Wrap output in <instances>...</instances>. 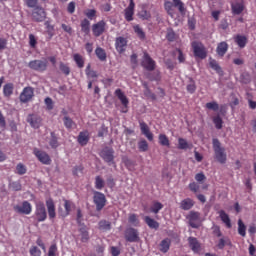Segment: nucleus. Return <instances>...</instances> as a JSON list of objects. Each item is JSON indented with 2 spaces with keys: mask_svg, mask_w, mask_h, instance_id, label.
I'll return each mask as SVG.
<instances>
[{
  "mask_svg": "<svg viewBox=\"0 0 256 256\" xmlns=\"http://www.w3.org/2000/svg\"><path fill=\"white\" fill-rule=\"evenodd\" d=\"M59 69L66 76L70 75V73H71V68H69V65H67L63 62H60Z\"/></svg>",
  "mask_w": 256,
  "mask_h": 256,
  "instance_id": "5fc2aeb1",
  "label": "nucleus"
},
{
  "mask_svg": "<svg viewBox=\"0 0 256 256\" xmlns=\"http://www.w3.org/2000/svg\"><path fill=\"white\" fill-rule=\"evenodd\" d=\"M47 17V13L45 12V9L41 6H37L34 8L32 12V19L33 21H36V23H41L45 21V18Z\"/></svg>",
  "mask_w": 256,
  "mask_h": 256,
  "instance_id": "4468645a",
  "label": "nucleus"
},
{
  "mask_svg": "<svg viewBox=\"0 0 256 256\" xmlns=\"http://www.w3.org/2000/svg\"><path fill=\"white\" fill-rule=\"evenodd\" d=\"M80 237H81V242L82 243H88L89 242V230H87V226H82L79 229Z\"/></svg>",
  "mask_w": 256,
  "mask_h": 256,
  "instance_id": "cd10ccee",
  "label": "nucleus"
},
{
  "mask_svg": "<svg viewBox=\"0 0 256 256\" xmlns=\"http://www.w3.org/2000/svg\"><path fill=\"white\" fill-rule=\"evenodd\" d=\"M161 209H163V204L157 201L153 202L152 206L150 207L151 213H155V215H157V213H159Z\"/></svg>",
  "mask_w": 256,
  "mask_h": 256,
  "instance_id": "c03bdc74",
  "label": "nucleus"
},
{
  "mask_svg": "<svg viewBox=\"0 0 256 256\" xmlns=\"http://www.w3.org/2000/svg\"><path fill=\"white\" fill-rule=\"evenodd\" d=\"M134 33H136L137 37L141 39V41H144L146 35L145 31H143V28L139 26V24H136L133 26Z\"/></svg>",
  "mask_w": 256,
  "mask_h": 256,
  "instance_id": "58836bf2",
  "label": "nucleus"
},
{
  "mask_svg": "<svg viewBox=\"0 0 256 256\" xmlns=\"http://www.w3.org/2000/svg\"><path fill=\"white\" fill-rule=\"evenodd\" d=\"M63 123H64V127H66V129H73V125H75V122L69 116H64Z\"/></svg>",
  "mask_w": 256,
  "mask_h": 256,
  "instance_id": "8fccbe9b",
  "label": "nucleus"
},
{
  "mask_svg": "<svg viewBox=\"0 0 256 256\" xmlns=\"http://www.w3.org/2000/svg\"><path fill=\"white\" fill-rule=\"evenodd\" d=\"M46 207L49 219H55V217H57V213L55 212V202L52 198L46 200Z\"/></svg>",
  "mask_w": 256,
  "mask_h": 256,
  "instance_id": "a211bd4d",
  "label": "nucleus"
},
{
  "mask_svg": "<svg viewBox=\"0 0 256 256\" xmlns=\"http://www.w3.org/2000/svg\"><path fill=\"white\" fill-rule=\"evenodd\" d=\"M238 235L241 237H247V226L243 223V220H238Z\"/></svg>",
  "mask_w": 256,
  "mask_h": 256,
  "instance_id": "c9c22d12",
  "label": "nucleus"
},
{
  "mask_svg": "<svg viewBox=\"0 0 256 256\" xmlns=\"http://www.w3.org/2000/svg\"><path fill=\"white\" fill-rule=\"evenodd\" d=\"M166 39L167 41H170V43H173V41H176L177 34L175 33V31H173V29L167 30Z\"/></svg>",
  "mask_w": 256,
  "mask_h": 256,
  "instance_id": "603ef678",
  "label": "nucleus"
},
{
  "mask_svg": "<svg viewBox=\"0 0 256 256\" xmlns=\"http://www.w3.org/2000/svg\"><path fill=\"white\" fill-rule=\"evenodd\" d=\"M124 237L128 243H138L139 231L133 227H129L125 230Z\"/></svg>",
  "mask_w": 256,
  "mask_h": 256,
  "instance_id": "9b49d317",
  "label": "nucleus"
},
{
  "mask_svg": "<svg viewBox=\"0 0 256 256\" xmlns=\"http://www.w3.org/2000/svg\"><path fill=\"white\" fill-rule=\"evenodd\" d=\"M72 207H73V202H71L69 200H64L65 212H60L61 217H67V215H69V213H71Z\"/></svg>",
  "mask_w": 256,
  "mask_h": 256,
  "instance_id": "f704fd0d",
  "label": "nucleus"
},
{
  "mask_svg": "<svg viewBox=\"0 0 256 256\" xmlns=\"http://www.w3.org/2000/svg\"><path fill=\"white\" fill-rule=\"evenodd\" d=\"M84 15L90 19V21H93L97 17V10L95 9H88L84 12Z\"/></svg>",
  "mask_w": 256,
  "mask_h": 256,
  "instance_id": "864d4df0",
  "label": "nucleus"
},
{
  "mask_svg": "<svg viewBox=\"0 0 256 256\" xmlns=\"http://www.w3.org/2000/svg\"><path fill=\"white\" fill-rule=\"evenodd\" d=\"M189 84L186 86L187 91L193 95V93H195V91H197V85L195 84V80H193V78L189 79Z\"/></svg>",
  "mask_w": 256,
  "mask_h": 256,
  "instance_id": "de8ad7c7",
  "label": "nucleus"
},
{
  "mask_svg": "<svg viewBox=\"0 0 256 256\" xmlns=\"http://www.w3.org/2000/svg\"><path fill=\"white\" fill-rule=\"evenodd\" d=\"M30 255H32V256H41V250L37 246H32L30 248Z\"/></svg>",
  "mask_w": 256,
  "mask_h": 256,
  "instance_id": "774afa93",
  "label": "nucleus"
},
{
  "mask_svg": "<svg viewBox=\"0 0 256 256\" xmlns=\"http://www.w3.org/2000/svg\"><path fill=\"white\" fill-rule=\"evenodd\" d=\"M95 55L99 59V61H107V52H105V49L97 47L95 49Z\"/></svg>",
  "mask_w": 256,
  "mask_h": 256,
  "instance_id": "2f4dec72",
  "label": "nucleus"
},
{
  "mask_svg": "<svg viewBox=\"0 0 256 256\" xmlns=\"http://www.w3.org/2000/svg\"><path fill=\"white\" fill-rule=\"evenodd\" d=\"M171 247V239L165 238L160 243V251L162 253H167Z\"/></svg>",
  "mask_w": 256,
  "mask_h": 256,
  "instance_id": "c756f323",
  "label": "nucleus"
},
{
  "mask_svg": "<svg viewBox=\"0 0 256 256\" xmlns=\"http://www.w3.org/2000/svg\"><path fill=\"white\" fill-rule=\"evenodd\" d=\"M115 95L119 99V101L122 103L123 107L127 109L129 107V98L123 93V90L121 89H116L115 90Z\"/></svg>",
  "mask_w": 256,
  "mask_h": 256,
  "instance_id": "6ab92c4d",
  "label": "nucleus"
},
{
  "mask_svg": "<svg viewBox=\"0 0 256 256\" xmlns=\"http://www.w3.org/2000/svg\"><path fill=\"white\" fill-rule=\"evenodd\" d=\"M105 27H107V23L104 20H100L99 22L92 25V32L94 37H101L105 33Z\"/></svg>",
  "mask_w": 256,
  "mask_h": 256,
  "instance_id": "2eb2a0df",
  "label": "nucleus"
},
{
  "mask_svg": "<svg viewBox=\"0 0 256 256\" xmlns=\"http://www.w3.org/2000/svg\"><path fill=\"white\" fill-rule=\"evenodd\" d=\"M14 211L20 215H31L33 206L29 201H23L21 205L14 206Z\"/></svg>",
  "mask_w": 256,
  "mask_h": 256,
  "instance_id": "1a4fd4ad",
  "label": "nucleus"
},
{
  "mask_svg": "<svg viewBox=\"0 0 256 256\" xmlns=\"http://www.w3.org/2000/svg\"><path fill=\"white\" fill-rule=\"evenodd\" d=\"M144 221L150 229H159V222L155 221V219L145 216Z\"/></svg>",
  "mask_w": 256,
  "mask_h": 256,
  "instance_id": "7c9ffc66",
  "label": "nucleus"
},
{
  "mask_svg": "<svg viewBox=\"0 0 256 256\" xmlns=\"http://www.w3.org/2000/svg\"><path fill=\"white\" fill-rule=\"evenodd\" d=\"M188 244H189L191 251H193V253H196V254L201 253V243L199 242V240L197 238L189 237Z\"/></svg>",
  "mask_w": 256,
  "mask_h": 256,
  "instance_id": "dca6fc26",
  "label": "nucleus"
},
{
  "mask_svg": "<svg viewBox=\"0 0 256 256\" xmlns=\"http://www.w3.org/2000/svg\"><path fill=\"white\" fill-rule=\"evenodd\" d=\"M89 139H90L89 131L86 130L79 133L77 141L79 145H81L82 147H85V145L89 143Z\"/></svg>",
  "mask_w": 256,
  "mask_h": 256,
  "instance_id": "5701e85b",
  "label": "nucleus"
},
{
  "mask_svg": "<svg viewBox=\"0 0 256 256\" xmlns=\"http://www.w3.org/2000/svg\"><path fill=\"white\" fill-rule=\"evenodd\" d=\"M48 256H57V244H52L49 247Z\"/></svg>",
  "mask_w": 256,
  "mask_h": 256,
  "instance_id": "338daca9",
  "label": "nucleus"
},
{
  "mask_svg": "<svg viewBox=\"0 0 256 256\" xmlns=\"http://www.w3.org/2000/svg\"><path fill=\"white\" fill-rule=\"evenodd\" d=\"M50 141H49V145L52 149H57V147H59V138H57V134H55V132H51L50 133Z\"/></svg>",
  "mask_w": 256,
  "mask_h": 256,
  "instance_id": "e433bc0d",
  "label": "nucleus"
},
{
  "mask_svg": "<svg viewBox=\"0 0 256 256\" xmlns=\"http://www.w3.org/2000/svg\"><path fill=\"white\" fill-rule=\"evenodd\" d=\"M187 219L192 229H199L201 227V214L199 212L191 211Z\"/></svg>",
  "mask_w": 256,
  "mask_h": 256,
  "instance_id": "9d476101",
  "label": "nucleus"
},
{
  "mask_svg": "<svg viewBox=\"0 0 256 256\" xmlns=\"http://www.w3.org/2000/svg\"><path fill=\"white\" fill-rule=\"evenodd\" d=\"M105 187V180L101 176L95 177V189H98V191H101Z\"/></svg>",
  "mask_w": 256,
  "mask_h": 256,
  "instance_id": "a18cd8bd",
  "label": "nucleus"
},
{
  "mask_svg": "<svg viewBox=\"0 0 256 256\" xmlns=\"http://www.w3.org/2000/svg\"><path fill=\"white\" fill-rule=\"evenodd\" d=\"M140 19H143V21H149L151 19V12L147 11L146 9H142L139 12Z\"/></svg>",
  "mask_w": 256,
  "mask_h": 256,
  "instance_id": "6e6d98bb",
  "label": "nucleus"
},
{
  "mask_svg": "<svg viewBox=\"0 0 256 256\" xmlns=\"http://www.w3.org/2000/svg\"><path fill=\"white\" fill-rule=\"evenodd\" d=\"M140 131L142 135H145L148 141H153V133H151V129H149V125L147 123L140 121Z\"/></svg>",
  "mask_w": 256,
  "mask_h": 256,
  "instance_id": "f3484780",
  "label": "nucleus"
},
{
  "mask_svg": "<svg viewBox=\"0 0 256 256\" xmlns=\"http://www.w3.org/2000/svg\"><path fill=\"white\" fill-rule=\"evenodd\" d=\"M85 74L88 79H97V77H99V74H97V71L91 69V64H88L86 66Z\"/></svg>",
  "mask_w": 256,
  "mask_h": 256,
  "instance_id": "72a5a7b5",
  "label": "nucleus"
},
{
  "mask_svg": "<svg viewBox=\"0 0 256 256\" xmlns=\"http://www.w3.org/2000/svg\"><path fill=\"white\" fill-rule=\"evenodd\" d=\"M73 60L75 61L77 67L79 69H83L85 67V58L81 56V54L76 53L73 55Z\"/></svg>",
  "mask_w": 256,
  "mask_h": 256,
  "instance_id": "c85d7f7f",
  "label": "nucleus"
},
{
  "mask_svg": "<svg viewBox=\"0 0 256 256\" xmlns=\"http://www.w3.org/2000/svg\"><path fill=\"white\" fill-rule=\"evenodd\" d=\"M195 205V202L191 198H186L180 202V209L183 211H189L190 209H193V206Z\"/></svg>",
  "mask_w": 256,
  "mask_h": 256,
  "instance_id": "b1692460",
  "label": "nucleus"
},
{
  "mask_svg": "<svg viewBox=\"0 0 256 256\" xmlns=\"http://www.w3.org/2000/svg\"><path fill=\"white\" fill-rule=\"evenodd\" d=\"M141 67H143V69H145L146 71H155L157 63L155 62V60H153V58H151L149 53L144 52V55L141 60Z\"/></svg>",
  "mask_w": 256,
  "mask_h": 256,
  "instance_id": "423d86ee",
  "label": "nucleus"
},
{
  "mask_svg": "<svg viewBox=\"0 0 256 256\" xmlns=\"http://www.w3.org/2000/svg\"><path fill=\"white\" fill-rule=\"evenodd\" d=\"M15 173L17 175H25V173H27V166H25V164H23V163H18L16 165Z\"/></svg>",
  "mask_w": 256,
  "mask_h": 256,
  "instance_id": "09e8293b",
  "label": "nucleus"
},
{
  "mask_svg": "<svg viewBox=\"0 0 256 256\" xmlns=\"http://www.w3.org/2000/svg\"><path fill=\"white\" fill-rule=\"evenodd\" d=\"M99 229L101 231H109L111 229V222L107 220H102L99 222Z\"/></svg>",
  "mask_w": 256,
  "mask_h": 256,
  "instance_id": "3c124183",
  "label": "nucleus"
},
{
  "mask_svg": "<svg viewBox=\"0 0 256 256\" xmlns=\"http://www.w3.org/2000/svg\"><path fill=\"white\" fill-rule=\"evenodd\" d=\"M149 81H161V74L159 72H153L147 74Z\"/></svg>",
  "mask_w": 256,
  "mask_h": 256,
  "instance_id": "bf43d9fd",
  "label": "nucleus"
},
{
  "mask_svg": "<svg viewBox=\"0 0 256 256\" xmlns=\"http://www.w3.org/2000/svg\"><path fill=\"white\" fill-rule=\"evenodd\" d=\"M115 47L118 53H123L125 51V47H127V39L121 36L116 38Z\"/></svg>",
  "mask_w": 256,
  "mask_h": 256,
  "instance_id": "412c9836",
  "label": "nucleus"
},
{
  "mask_svg": "<svg viewBox=\"0 0 256 256\" xmlns=\"http://www.w3.org/2000/svg\"><path fill=\"white\" fill-rule=\"evenodd\" d=\"M24 3L29 9H35L36 7H39L37 3H39V0H24Z\"/></svg>",
  "mask_w": 256,
  "mask_h": 256,
  "instance_id": "e2e57ef3",
  "label": "nucleus"
},
{
  "mask_svg": "<svg viewBox=\"0 0 256 256\" xmlns=\"http://www.w3.org/2000/svg\"><path fill=\"white\" fill-rule=\"evenodd\" d=\"M210 67H211V69H214V71H216V73H223L221 66H219V63H217L216 60L210 61Z\"/></svg>",
  "mask_w": 256,
  "mask_h": 256,
  "instance_id": "680f3d73",
  "label": "nucleus"
},
{
  "mask_svg": "<svg viewBox=\"0 0 256 256\" xmlns=\"http://www.w3.org/2000/svg\"><path fill=\"white\" fill-rule=\"evenodd\" d=\"M158 141L162 147H169L171 145V142H169V138L165 134H160L158 136Z\"/></svg>",
  "mask_w": 256,
  "mask_h": 256,
  "instance_id": "ea45409f",
  "label": "nucleus"
},
{
  "mask_svg": "<svg viewBox=\"0 0 256 256\" xmlns=\"http://www.w3.org/2000/svg\"><path fill=\"white\" fill-rule=\"evenodd\" d=\"M192 49L194 55L198 57V59H206L207 51H205V46L201 42L194 41L192 42Z\"/></svg>",
  "mask_w": 256,
  "mask_h": 256,
  "instance_id": "0eeeda50",
  "label": "nucleus"
},
{
  "mask_svg": "<svg viewBox=\"0 0 256 256\" xmlns=\"http://www.w3.org/2000/svg\"><path fill=\"white\" fill-rule=\"evenodd\" d=\"M212 121L217 129H223V118L219 114L214 116Z\"/></svg>",
  "mask_w": 256,
  "mask_h": 256,
  "instance_id": "49530a36",
  "label": "nucleus"
},
{
  "mask_svg": "<svg viewBox=\"0 0 256 256\" xmlns=\"http://www.w3.org/2000/svg\"><path fill=\"white\" fill-rule=\"evenodd\" d=\"M3 94H4V97H11V95H13V84L12 83H8V84L4 85Z\"/></svg>",
  "mask_w": 256,
  "mask_h": 256,
  "instance_id": "a19ab883",
  "label": "nucleus"
},
{
  "mask_svg": "<svg viewBox=\"0 0 256 256\" xmlns=\"http://www.w3.org/2000/svg\"><path fill=\"white\" fill-rule=\"evenodd\" d=\"M48 65H49V62H47V59L32 60L28 63V67L30 69H32L33 71H38L39 73H43L47 71Z\"/></svg>",
  "mask_w": 256,
  "mask_h": 256,
  "instance_id": "7ed1b4c3",
  "label": "nucleus"
},
{
  "mask_svg": "<svg viewBox=\"0 0 256 256\" xmlns=\"http://www.w3.org/2000/svg\"><path fill=\"white\" fill-rule=\"evenodd\" d=\"M233 15H241L245 11V6L241 3L232 4Z\"/></svg>",
  "mask_w": 256,
  "mask_h": 256,
  "instance_id": "473e14b6",
  "label": "nucleus"
},
{
  "mask_svg": "<svg viewBox=\"0 0 256 256\" xmlns=\"http://www.w3.org/2000/svg\"><path fill=\"white\" fill-rule=\"evenodd\" d=\"M93 203L96 206V211H103L105 205H107V198L105 194L95 191L93 196Z\"/></svg>",
  "mask_w": 256,
  "mask_h": 256,
  "instance_id": "20e7f679",
  "label": "nucleus"
},
{
  "mask_svg": "<svg viewBox=\"0 0 256 256\" xmlns=\"http://www.w3.org/2000/svg\"><path fill=\"white\" fill-rule=\"evenodd\" d=\"M10 189L12 191H21V189H22L21 182H19V181L12 182L10 184Z\"/></svg>",
  "mask_w": 256,
  "mask_h": 256,
  "instance_id": "69168bd1",
  "label": "nucleus"
},
{
  "mask_svg": "<svg viewBox=\"0 0 256 256\" xmlns=\"http://www.w3.org/2000/svg\"><path fill=\"white\" fill-rule=\"evenodd\" d=\"M28 123H30L31 127H33L34 129H39V124L41 123V118L31 115L28 118Z\"/></svg>",
  "mask_w": 256,
  "mask_h": 256,
  "instance_id": "4c0bfd02",
  "label": "nucleus"
},
{
  "mask_svg": "<svg viewBox=\"0 0 256 256\" xmlns=\"http://www.w3.org/2000/svg\"><path fill=\"white\" fill-rule=\"evenodd\" d=\"M46 29H47V33L50 37H53V35H55V26L51 25L50 21H46L44 23Z\"/></svg>",
  "mask_w": 256,
  "mask_h": 256,
  "instance_id": "4d7b16f0",
  "label": "nucleus"
},
{
  "mask_svg": "<svg viewBox=\"0 0 256 256\" xmlns=\"http://www.w3.org/2000/svg\"><path fill=\"white\" fill-rule=\"evenodd\" d=\"M175 7H177L179 13L183 14L185 13V3L181 0H172L171 1H166L164 3V9L170 15V17L175 16Z\"/></svg>",
  "mask_w": 256,
  "mask_h": 256,
  "instance_id": "f03ea898",
  "label": "nucleus"
},
{
  "mask_svg": "<svg viewBox=\"0 0 256 256\" xmlns=\"http://www.w3.org/2000/svg\"><path fill=\"white\" fill-rule=\"evenodd\" d=\"M225 245H231V241H229V239H224V238H221L218 242V249H225Z\"/></svg>",
  "mask_w": 256,
  "mask_h": 256,
  "instance_id": "0e129e2a",
  "label": "nucleus"
},
{
  "mask_svg": "<svg viewBox=\"0 0 256 256\" xmlns=\"http://www.w3.org/2000/svg\"><path fill=\"white\" fill-rule=\"evenodd\" d=\"M33 154L42 163V165H51V156L47 152L39 150V148H34Z\"/></svg>",
  "mask_w": 256,
  "mask_h": 256,
  "instance_id": "6e6552de",
  "label": "nucleus"
},
{
  "mask_svg": "<svg viewBox=\"0 0 256 256\" xmlns=\"http://www.w3.org/2000/svg\"><path fill=\"white\" fill-rule=\"evenodd\" d=\"M81 31L85 35H89L91 33V22H89V19L84 18L80 23Z\"/></svg>",
  "mask_w": 256,
  "mask_h": 256,
  "instance_id": "a878e982",
  "label": "nucleus"
},
{
  "mask_svg": "<svg viewBox=\"0 0 256 256\" xmlns=\"http://www.w3.org/2000/svg\"><path fill=\"white\" fill-rule=\"evenodd\" d=\"M218 214L222 223H224L227 229H231V227H233V224H231V218H229V214L225 213V210H220Z\"/></svg>",
  "mask_w": 256,
  "mask_h": 256,
  "instance_id": "4be33fe9",
  "label": "nucleus"
},
{
  "mask_svg": "<svg viewBox=\"0 0 256 256\" xmlns=\"http://www.w3.org/2000/svg\"><path fill=\"white\" fill-rule=\"evenodd\" d=\"M138 149L141 151V153H145L149 151V143H147V140L143 139L138 142Z\"/></svg>",
  "mask_w": 256,
  "mask_h": 256,
  "instance_id": "37998d69",
  "label": "nucleus"
},
{
  "mask_svg": "<svg viewBox=\"0 0 256 256\" xmlns=\"http://www.w3.org/2000/svg\"><path fill=\"white\" fill-rule=\"evenodd\" d=\"M100 157L105 161V163H109L111 165L115 163V150L113 148L106 146L100 152Z\"/></svg>",
  "mask_w": 256,
  "mask_h": 256,
  "instance_id": "39448f33",
  "label": "nucleus"
},
{
  "mask_svg": "<svg viewBox=\"0 0 256 256\" xmlns=\"http://www.w3.org/2000/svg\"><path fill=\"white\" fill-rule=\"evenodd\" d=\"M128 222L134 227H139V216L137 214H129Z\"/></svg>",
  "mask_w": 256,
  "mask_h": 256,
  "instance_id": "79ce46f5",
  "label": "nucleus"
},
{
  "mask_svg": "<svg viewBox=\"0 0 256 256\" xmlns=\"http://www.w3.org/2000/svg\"><path fill=\"white\" fill-rule=\"evenodd\" d=\"M234 42L240 49H245L247 47V43L249 42V39L245 35L238 34L234 37Z\"/></svg>",
  "mask_w": 256,
  "mask_h": 256,
  "instance_id": "aec40b11",
  "label": "nucleus"
},
{
  "mask_svg": "<svg viewBox=\"0 0 256 256\" xmlns=\"http://www.w3.org/2000/svg\"><path fill=\"white\" fill-rule=\"evenodd\" d=\"M229 49V44L227 42H220L216 48V53L219 57H225V53H227Z\"/></svg>",
  "mask_w": 256,
  "mask_h": 256,
  "instance_id": "393cba45",
  "label": "nucleus"
},
{
  "mask_svg": "<svg viewBox=\"0 0 256 256\" xmlns=\"http://www.w3.org/2000/svg\"><path fill=\"white\" fill-rule=\"evenodd\" d=\"M133 15H135L134 10H129L127 8L124 10V17H125L126 21H128V22L133 21Z\"/></svg>",
  "mask_w": 256,
  "mask_h": 256,
  "instance_id": "052dcab7",
  "label": "nucleus"
},
{
  "mask_svg": "<svg viewBox=\"0 0 256 256\" xmlns=\"http://www.w3.org/2000/svg\"><path fill=\"white\" fill-rule=\"evenodd\" d=\"M205 107H206L209 111H219V103H217V102H215V101L206 103Z\"/></svg>",
  "mask_w": 256,
  "mask_h": 256,
  "instance_id": "13d9d810",
  "label": "nucleus"
},
{
  "mask_svg": "<svg viewBox=\"0 0 256 256\" xmlns=\"http://www.w3.org/2000/svg\"><path fill=\"white\" fill-rule=\"evenodd\" d=\"M35 216L39 223L47 219V210L45 209V204L43 202H38L36 204Z\"/></svg>",
  "mask_w": 256,
  "mask_h": 256,
  "instance_id": "ddd939ff",
  "label": "nucleus"
},
{
  "mask_svg": "<svg viewBox=\"0 0 256 256\" xmlns=\"http://www.w3.org/2000/svg\"><path fill=\"white\" fill-rule=\"evenodd\" d=\"M178 149L187 151V149H193V144H189L185 138H178Z\"/></svg>",
  "mask_w": 256,
  "mask_h": 256,
  "instance_id": "bb28decb",
  "label": "nucleus"
},
{
  "mask_svg": "<svg viewBox=\"0 0 256 256\" xmlns=\"http://www.w3.org/2000/svg\"><path fill=\"white\" fill-rule=\"evenodd\" d=\"M212 147L216 161L225 165L227 163V152H225V147L221 146V141L217 138L212 139Z\"/></svg>",
  "mask_w": 256,
  "mask_h": 256,
  "instance_id": "f257e3e1",
  "label": "nucleus"
},
{
  "mask_svg": "<svg viewBox=\"0 0 256 256\" xmlns=\"http://www.w3.org/2000/svg\"><path fill=\"white\" fill-rule=\"evenodd\" d=\"M33 97H35V91L33 90V87L28 86L25 87L21 92L19 100L21 103H29Z\"/></svg>",
  "mask_w": 256,
  "mask_h": 256,
  "instance_id": "f8f14e48",
  "label": "nucleus"
}]
</instances>
